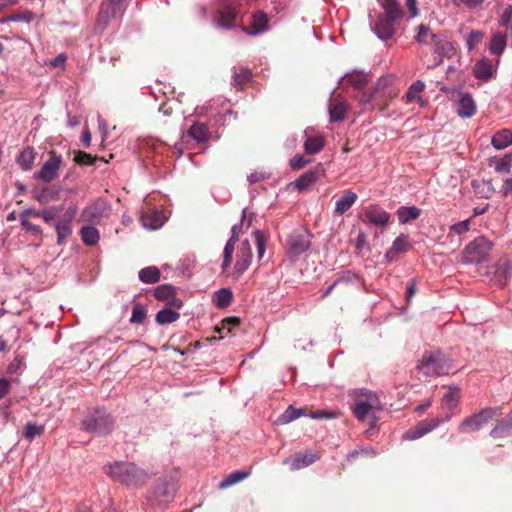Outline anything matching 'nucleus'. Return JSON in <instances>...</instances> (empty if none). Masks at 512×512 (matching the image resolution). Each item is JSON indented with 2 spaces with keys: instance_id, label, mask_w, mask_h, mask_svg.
<instances>
[{
  "instance_id": "1",
  "label": "nucleus",
  "mask_w": 512,
  "mask_h": 512,
  "mask_svg": "<svg viewBox=\"0 0 512 512\" xmlns=\"http://www.w3.org/2000/svg\"><path fill=\"white\" fill-rule=\"evenodd\" d=\"M104 472L113 480L128 487H143L151 478L143 468L131 462H115L104 466Z\"/></svg>"
},
{
  "instance_id": "2",
  "label": "nucleus",
  "mask_w": 512,
  "mask_h": 512,
  "mask_svg": "<svg viewBox=\"0 0 512 512\" xmlns=\"http://www.w3.org/2000/svg\"><path fill=\"white\" fill-rule=\"evenodd\" d=\"M115 427L114 417L105 408H89L80 422V429L98 435H108Z\"/></svg>"
},
{
  "instance_id": "3",
  "label": "nucleus",
  "mask_w": 512,
  "mask_h": 512,
  "mask_svg": "<svg viewBox=\"0 0 512 512\" xmlns=\"http://www.w3.org/2000/svg\"><path fill=\"white\" fill-rule=\"evenodd\" d=\"M417 368L427 376L448 374L452 368L450 361L439 351L426 352Z\"/></svg>"
},
{
  "instance_id": "4",
  "label": "nucleus",
  "mask_w": 512,
  "mask_h": 512,
  "mask_svg": "<svg viewBox=\"0 0 512 512\" xmlns=\"http://www.w3.org/2000/svg\"><path fill=\"white\" fill-rule=\"evenodd\" d=\"M492 249V243L480 236L468 243L462 252L461 261L465 264H477L487 260Z\"/></svg>"
},
{
  "instance_id": "5",
  "label": "nucleus",
  "mask_w": 512,
  "mask_h": 512,
  "mask_svg": "<svg viewBox=\"0 0 512 512\" xmlns=\"http://www.w3.org/2000/svg\"><path fill=\"white\" fill-rule=\"evenodd\" d=\"M312 235L303 228L292 231L286 240L285 250L288 257L295 261L298 257L306 252L311 245Z\"/></svg>"
},
{
  "instance_id": "6",
  "label": "nucleus",
  "mask_w": 512,
  "mask_h": 512,
  "mask_svg": "<svg viewBox=\"0 0 512 512\" xmlns=\"http://www.w3.org/2000/svg\"><path fill=\"white\" fill-rule=\"evenodd\" d=\"M398 96V91L391 86L390 80L387 78H380L370 94L369 102L373 106L378 107L380 111H385L389 102Z\"/></svg>"
},
{
  "instance_id": "7",
  "label": "nucleus",
  "mask_w": 512,
  "mask_h": 512,
  "mask_svg": "<svg viewBox=\"0 0 512 512\" xmlns=\"http://www.w3.org/2000/svg\"><path fill=\"white\" fill-rule=\"evenodd\" d=\"M176 491L175 483L171 477L163 476L155 484L149 501L152 505H163L171 502Z\"/></svg>"
},
{
  "instance_id": "8",
  "label": "nucleus",
  "mask_w": 512,
  "mask_h": 512,
  "mask_svg": "<svg viewBox=\"0 0 512 512\" xmlns=\"http://www.w3.org/2000/svg\"><path fill=\"white\" fill-rule=\"evenodd\" d=\"M354 397L353 413L360 421H363L369 412L377 408L379 404L377 396L372 392H356Z\"/></svg>"
},
{
  "instance_id": "9",
  "label": "nucleus",
  "mask_w": 512,
  "mask_h": 512,
  "mask_svg": "<svg viewBox=\"0 0 512 512\" xmlns=\"http://www.w3.org/2000/svg\"><path fill=\"white\" fill-rule=\"evenodd\" d=\"M124 10L125 1L123 0H103L98 13L97 25L106 27L112 18L121 16Z\"/></svg>"
},
{
  "instance_id": "10",
  "label": "nucleus",
  "mask_w": 512,
  "mask_h": 512,
  "mask_svg": "<svg viewBox=\"0 0 512 512\" xmlns=\"http://www.w3.org/2000/svg\"><path fill=\"white\" fill-rule=\"evenodd\" d=\"M63 164L62 156L54 150L49 152V159L43 164L41 170L36 173V178L50 183L58 177V172Z\"/></svg>"
},
{
  "instance_id": "11",
  "label": "nucleus",
  "mask_w": 512,
  "mask_h": 512,
  "mask_svg": "<svg viewBox=\"0 0 512 512\" xmlns=\"http://www.w3.org/2000/svg\"><path fill=\"white\" fill-rule=\"evenodd\" d=\"M495 415L496 410L486 408L481 412L464 419L460 424L459 429L464 433L476 431L487 424Z\"/></svg>"
},
{
  "instance_id": "12",
  "label": "nucleus",
  "mask_w": 512,
  "mask_h": 512,
  "mask_svg": "<svg viewBox=\"0 0 512 512\" xmlns=\"http://www.w3.org/2000/svg\"><path fill=\"white\" fill-rule=\"evenodd\" d=\"M109 210L107 203L102 199H98L82 211L80 220L85 223L97 224L103 217L108 215Z\"/></svg>"
},
{
  "instance_id": "13",
  "label": "nucleus",
  "mask_w": 512,
  "mask_h": 512,
  "mask_svg": "<svg viewBox=\"0 0 512 512\" xmlns=\"http://www.w3.org/2000/svg\"><path fill=\"white\" fill-rule=\"evenodd\" d=\"M320 459V454L315 451H305L295 453L284 459L283 463L289 465L291 471L300 470L302 468L308 467L313 464L317 460Z\"/></svg>"
},
{
  "instance_id": "14",
  "label": "nucleus",
  "mask_w": 512,
  "mask_h": 512,
  "mask_svg": "<svg viewBox=\"0 0 512 512\" xmlns=\"http://www.w3.org/2000/svg\"><path fill=\"white\" fill-rule=\"evenodd\" d=\"M443 422L441 418L425 419L420 421L414 428L409 429L403 435L404 440H416L428 434Z\"/></svg>"
},
{
  "instance_id": "15",
  "label": "nucleus",
  "mask_w": 512,
  "mask_h": 512,
  "mask_svg": "<svg viewBox=\"0 0 512 512\" xmlns=\"http://www.w3.org/2000/svg\"><path fill=\"white\" fill-rule=\"evenodd\" d=\"M252 259L251 245L248 240L241 243V246L236 255V263L234 265V272L236 278L240 277L250 266Z\"/></svg>"
},
{
  "instance_id": "16",
  "label": "nucleus",
  "mask_w": 512,
  "mask_h": 512,
  "mask_svg": "<svg viewBox=\"0 0 512 512\" xmlns=\"http://www.w3.org/2000/svg\"><path fill=\"white\" fill-rule=\"evenodd\" d=\"M400 18L397 16L389 17L385 14L379 16L374 28L378 37L383 40L392 38L395 34L396 22Z\"/></svg>"
},
{
  "instance_id": "17",
  "label": "nucleus",
  "mask_w": 512,
  "mask_h": 512,
  "mask_svg": "<svg viewBox=\"0 0 512 512\" xmlns=\"http://www.w3.org/2000/svg\"><path fill=\"white\" fill-rule=\"evenodd\" d=\"M241 231L240 225H233L231 232L232 235L230 239L227 241L224 251H223V262L221 265V269L225 272L232 263L233 253H234V245L238 241L239 233Z\"/></svg>"
},
{
  "instance_id": "18",
  "label": "nucleus",
  "mask_w": 512,
  "mask_h": 512,
  "mask_svg": "<svg viewBox=\"0 0 512 512\" xmlns=\"http://www.w3.org/2000/svg\"><path fill=\"white\" fill-rule=\"evenodd\" d=\"M268 15L262 11H257L252 15V22L249 27H243L242 30L249 35H257L268 30Z\"/></svg>"
},
{
  "instance_id": "19",
  "label": "nucleus",
  "mask_w": 512,
  "mask_h": 512,
  "mask_svg": "<svg viewBox=\"0 0 512 512\" xmlns=\"http://www.w3.org/2000/svg\"><path fill=\"white\" fill-rule=\"evenodd\" d=\"M365 220L376 226H385L390 219V214L378 206H370L365 210Z\"/></svg>"
},
{
  "instance_id": "20",
  "label": "nucleus",
  "mask_w": 512,
  "mask_h": 512,
  "mask_svg": "<svg viewBox=\"0 0 512 512\" xmlns=\"http://www.w3.org/2000/svg\"><path fill=\"white\" fill-rule=\"evenodd\" d=\"M476 113V104L469 93H460L457 114L462 118H470Z\"/></svg>"
},
{
  "instance_id": "21",
  "label": "nucleus",
  "mask_w": 512,
  "mask_h": 512,
  "mask_svg": "<svg viewBox=\"0 0 512 512\" xmlns=\"http://www.w3.org/2000/svg\"><path fill=\"white\" fill-rule=\"evenodd\" d=\"M434 52L439 56L438 64L442 63L443 58H450L454 55L455 50L451 42H449L443 35L436 38L433 42Z\"/></svg>"
},
{
  "instance_id": "22",
  "label": "nucleus",
  "mask_w": 512,
  "mask_h": 512,
  "mask_svg": "<svg viewBox=\"0 0 512 512\" xmlns=\"http://www.w3.org/2000/svg\"><path fill=\"white\" fill-rule=\"evenodd\" d=\"M186 137H190L197 143H206L210 139V132L206 124L194 123L187 131Z\"/></svg>"
},
{
  "instance_id": "23",
  "label": "nucleus",
  "mask_w": 512,
  "mask_h": 512,
  "mask_svg": "<svg viewBox=\"0 0 512 512\" xmlns=\"http://www.w3.org/2000/svg\"><path fill=\"white\" fill-rule=\"evenodd\" d=\"M164 216L160 211H148L141 215V222L144 227L158 229L164 224Z\"/></svg>"
},
{
  "instance_id": "24",
  "label": "nucleus",
  "mask_w": 512,
  "mask_h": 512,
  "mask_svg": "<svg viewBox=\"0 0 512 512\" xmlns=\"http://www.w3.org/2000/svg\"><path fill=\"white\" fill-rule=\"evenodd\" d=\"M512 275V265L506 259H501L495 270L496 281L500 286H505Z\"/></svg>"
},
{
  "instance_id": "25",
  "label": "nucleus",
  "mask_w": 512,
  "mask_h": 512,
  "mask_svg": "<svg viewBox=\"0 0 512 512\" xmlns=\"http://www.w3.org/2000/svg\"><path fill=\"white\" fill-rule=\"evenodd\" d=\"M357 194L348 190L336 201L335 213L343 215L357 200Z\"/></svg>"
},
{
  "instance_id": "26",
  "label": "nucleus",
  "mask_w": 512,
  "mask_h": 512,
  "mask_svg": "<svg viewBox=\"0 0 512 512\" xmlns=\"http://www.w3.org/2000/svg\"><path fill=\"white\" fill-rule=\"evenodd\" d=\"M425 89V84L421 80L414 82L409 88L404 98L407 103L417 101L420 106H424L425 101L422 99L421 93Z\"/></svg>"
},
{
  "instance_id": "27",
  "label": "nucleus",
  "mask_w": 512,
  "mask_h": 512,
  "mask_svg": "<svg viewBox=\"0 0 512 512\" xmlns=\"http://www.w3.org/2000/svg\"><path fill=\"white\" fill-rule=\"evenodd\" d=\"M236 18V12L231 6H225L218 12L217 25L223 28H231Z\"/></svg>"
},
{
  "instance_id": "28",
  "label": "nucleus",
  "mask_w": 512,
  "mask_h": 512,
  "mask_svg": "<svg viewBox=\"0 0 512 512\" xmlns=\"http://www.w3.org/2000/svg\"><path fill=\"white\" fill-rule=\"evenodd\" d=\"M473 74L475 78L488 81L492 77V65L487 59L478 61L473 68Z\"/></svg>"
},
{
  "instance_id": "29",
  "label": "nucleus",
  "mask_w": 512,
  "mask_h": 512,
  "mask_svg": "<svg viewBox=\"0 0 512 512\" xmlns=\"http://www.w3.org/2000/svg\"><path fill=\"white\" fill-rule=\"evenodd\" d=\"M35 151L31 146L25 147L18 155L16 162L25 171L32 169L35 160Z\"/></svg>"
},
{
  "instance_id": "30",
  "label": "nucleus",
  "mask_w": 512,
  "mask_h": 512,
  "mask_svg": "<svg viewBox=\"0 0 512 512\" xmlns=\"http://www.w3.org/2000/svg\"><path fill=\"white\" fill-rule=\"evenodd\" d=\"M494 148L500 150L512 144V132L508 129H502L495 133L491 140Z\"/></svg>"
},
{
  "instance_id": "31",
  "label": "nucleus",
  "mask_w": 512,
  "mask_h": 512,
  "mask_svg": "<svg viewBox=\"0 0 512 512\" xmlns=\"http://www.w3.org/2000/svg\"><path fill=\"white\" fill-rule=\"evenodd\" d=\"M320 175L319 170H309L297 178L294 182L298 190H304L314 184Z\"/></svg>"
},
{
  "instance_id": "32",
  "label": "nucleus",
  "mask_w": 512,
  "mask_h": 512,
  "mask_svg": "<svg viewBox=\"0 0 512 512\" xmlns=\"http://www.w3.org/2000/svg\"><path fill=\"white\" fill-rule=\"evenodd\" d=\"M409 248L410 244L408 242V237L401 234L393 241L392 247L387 252L386 256L392 260L396 254L406 252Z\"/></svg>"
},
{
  "instance_id": "33",
  "label": "nucleus",
  "mask_w": 512,
  "mask_h": 512,
  "mask_svg": "<svg viewBox=\"0 0 512 512\" xmlns=\"http://www.w3.org/2000/svg\"><path fill=\"white\" fill-rule=\"evenodd\" d=\"M325 145V139L322 136L307 137L304 142V149L307 154L313 155L319 153Z\"/></svg>"
},
{
  "instance_id": "34",
  "label": "nucleus",
  "mask_w": 512,
  "mask_h": 512,
  "mask_svg": "<svg viewBox=\"0 0 512 512\" xmlns=\"http://www.w3.org/2000/svg\"><path fill=\"white\" fill-rule=\"evenodd\" d=\"M139 279L143 283L153 284L160 280V270L155 266H148L139 271Z\"/></svg>"
},
{
  "instance_id": "35",
  "label": "nucleus",
  "mask_w": 512,
  "mask_h": 512,
  "mask_svg": "<svg viewBox=\"0 0 512 512\" xmlns=\"http://www.w3.org/2000/svg\"><path fill=\"white\" fill-rule=\"evenodd\" d=\"M506 47V35L497 32L493 34L490 40V53L494 55H501Z\"/></svg>"
},
{
  "instance_id": "36",
  "label": "nucleus",
  "mask_w": 512,
  "mask_h": 512,
  "mask_svg": "<svg viewBox=\"0 0 512 512\" xmlns=\"http://www.w3.org/2000/svg\"><path fill=\"white\" fill-rule=\"evenodd\" d=\"M233 300V294L230 289L222 288L213 296V303L219 308L228 307Z\"/></svg>"
},
{
  "instance_id": "37",
  "label": "nucleus",
  "mask_w": 512,
  "mask_h": 512,
  "mask_svg": "<svg viewBox=\"0 0 512 512\" xmlns=\"http://www.w3.org/2000/svg\"><path fill=\"white\" fill-rule=\"evenodd\" d=\"M397 216L401 223L405 224L420 216V209L415 206H402L397 210Z\"/></svg>"
},
{
  "instance_id": "38",
  "label": "nucleus",
  "mask_w": 512,
  "mask_h": 512,
  "mask_svg": "<svg viewBox=\"0 0 512 512\" xmlns=\"http://www.w3.org/2000/svg\"><path fill=\"white\" fill-rule=\"evenodd\" d=\"M330 120L332 122L342 121L345 118L346 106L344 103L331 100L329 104Z\"/></svg>"
},
{
  "instance_id": "39",
  "label": "nucleus",
  "mask_w": 512,
  "mask_h": 512,
  "mask_svg": "<svg viewBox=\"0 0 512 512\" xmlns=\"http://www.w3.org/2000/svg\"><path fill=\"white\" fill-rule=\"evenodd\" d=\"M344 80L355 89H362L368 83V75L363 72H353L351 74H347L344 77Z\"/></svg>"
},
{
  "instance_id": "40",
  "label": "nucleus",
  "mask_w": 512,
  "mask_h": 512,
  "mask_svg": "<svg viewBox=\"0 0 512 512\" xmlns=\"http://www.w3.org/2000/svg\"><path fill=\"white\" fill-rule=\"evenodd\" d=\"M439 34H434L426 25L418 26V33L415 37L416 41L420 44H433Z\"/></svg>"
},
{
  "instance_id": "41",
  "label": "nucleus",
  "mask_w": 512,
  "mask_h": 512,
  "mask_svg": "<svg viewBox=\"0 0 512 512\" xmlns=\"http://www.w3.org/2000/svg\"><path fill=\"white\" fill-rule=\"evenodd\" d=\"M250 475L248 471H234L230 473L224 480L219 483L220 489H226L232 485H235Z\"/></svg>"
},
{
  "instance_id": "42",
  "label": "nucleus",
  "mask_w": 512,
  "mask_h": 512,
  "mask_svg": "<svg viewBox=\"0 0 512 512\" xmlns=\"http://www.w3.org/2000/svg\"><path fill=\"white\" fill-rule=\"evenodd\" d=\"M180 318V314L170 308H164L157 312L156 322L160 325L170 324L177 321Z\"/></svg>"
},
{
  "instance_id": "43",
  "label": "nucleus",
  "mask_w": 512,
  "mask_h": 512,
  "mask_svg": "<svg viewBox=\"0 0 512 512\" xmlns=\"http://www.w3.org/2000/svg\"><path fill=\"white\" fill-rule=\"evenodd\" d=\"M74 161L79 165H96V162L102 161L104 163H107L108 160H105L102 157L98 156H92L89 153H86L84 151H76L74 156Z\"/></svg>"
},
{
  "instance_id": "44",
  "label": "nucleus",
  "mask_w": 512,
  "mask_h": 512,
  "mask_svg": "<svg viewBox=\"0 0 512 512\" xmlns=\"http://www.w3.org/2000/svg\"><path fill=\"white\" fill-rule=\"evenodd\" d=\"M82 241L86 245H95L99 241V232L93 226H84L80 231Z\"/></svg>"
},
{
  "instance_id": "45",
  "label": "nucleus",
  "mask_w": 512,
  "mask_h": 512,
  "mask_svg": "<svg viewBox=\"0 0 512 512\" xmlns=\"http://www.w3.org/2000/svg\"><path fill=\"white\" fill-rule=\"evenodd\" d=\"M45 426L44 425H37L31 422H28L23 430V437L28 440L32 441L36 437H40L44 434Z\"/></svg>"
},
{
  "instance_id": "46",
  "label": "nucleus",
  "mask_w": 512,
  "mask_h": 512,
  "mask_svg": "<svg viewBox=\"0 0 512 512\" xmlns=\"http://www.w3.org/2000/svg\"><path fill=\"white\" fill-rule=\"evenodd\" d=\"M252 79V72L248 68H240L233 75V84L236 87L243 88Z\"/></svg>"
},
{
  "instance_id": "47",
  "label": "nucleus",
  "mask_w": 512,
  "mask_h": 512,
  "mask_svg": "<svg viewBox=\"0 0 512 512\" xmlns=\"http://www.w3.org/2000/svg\"><path fill=\"white\" fill-rule=\"evenodd\" d=\"M20 338V329L12 326L7 331V337L0 336V352H5L9 349V341L16 342Z\"/></svg>"
},
{
  "instance_id": "48",
  "label": "nucleus",
  "mask_w": 512,
  "mask_h": 512,
  "mask_svg": "<svg viewBox=\"0 0 512 512\" xmlns=\"http://www.w3.org/2000/svg\"><path fill=\"white\" fill-rule=\"evenodd\" d=\"M175 288L169 284H162L154 290V296L158 300L169 301L175 296Z\"/></svg>"
},
{
  "instance_id": "49",
  "label": "nucleus",
  "mask_w": 512,
  "mask_h": 512,
  "mask_svg": "<svg viewBox=\"0 0 512 512\" xmlns=\"http://www.w3.org/2000/svg\"><path fill=\"white\" fill-rule=\"evenodd\" d=\"M460 398V390L458 388H450L449 391L444 395L442 404L449 410L456 408Z\"/></svg>"
},
{
  "instance_id": "50",
  "label": "nucleus",
  "mask_w": 512,
  "mask_h": 512,
  "mask_svg": "<svg viewBox=\"0 0 512 512\" xmlns=\"http://www.w3.org/2000/svg\"><path fill=\"white\" fill-rule=\"evenodd\" d=\"M384 14L389 17L397 16L402 17L403 11L400 8V5L397 0H385L383 4Z\"/></svg>"
},
{
  "instance_id": "51",
  "label": "nucleus",
  "mask_w": 512,
  "mask_h": 512,
  "mask_svg": "<svg viewBox=\"0 0 512 512\" xmlns=\"http://www.w3.org/2000/svg\"><path fill=\"white\" fill-rule=\"evenodd\" d=\"M512 168V154H506L495 163V170L499 173H509Z\"/></svg>"
},
{
  "instance_id": "52",
  "label": "nucleus",
  "mask_w": 512,
  "mask_h": 512,
  "mask_svg": "<svg viewBox=\"0 0 512 512\" xmlns=\"http://www.w3.org/2000/svg\"><path fill=\"white\" fill-rule=\"evenodd\" d=\"M146 319V310L140 304H136L133 307L130 322L133 324H142Z\"/></svg>"
},
{
  "instance_id": "53",
  "label": "nucleus",
  "mask_w": 512,
  "mask_h": 512,
  "mask_svg": "<svg viewBox=\"0 0 512 512\" xmlns=\"http://www.w3.org/2000/svg\"><path fill=\"white\" fill-rule=\"evenodd\" d=\"M253 236L255 239L256 246H257L258 256H259V258H262V256L265 253L267 239H266L264 233L260 230L254 231Z\"/></svg>"
},
{
  "instance_id": "54",
  "label": "nucleus",
  "mask_w": 512,
  "mask_h": 512,
  "mask_svg": "<svg viewBox=\"0 0 512 512\" xmlns=\"http://www.w3.org/2000/svg\"><path fill=\"white\" fill-rule=\"evenodd\" d=\"M240 325V320L237 317H228L222 320L221 327H217L216 331L218 333H222L223 330H227V332H232L234 328Z\"/></svg>"
},
{
  "instance_id": "55",
  "label": "nucleus",
  "mask_w": 512,
  "mask_h": 512,
  "mask_svg": "<svg viewBox=\"0 0 512 512\" xmlns=\"http://www.w3.org/2000/svg\"><path fill=\"white\" fill-rule=\"evenodd\" d=\"M58 236V244H61L65 238L71 234V226L69 221H62L56 225Z\"/></svg>"
},
{
  "instance_id": "56",
  "label": "nucleus",
  "mask_w": 512,
  "mask_h": 512,
  "mask_svg": "<svg viewBox=\"0 0 512 512\" xmlns=\"http://www.w3.org/2000/svg\"><path fill=\"white\" fill-rule=\"evenodd\" d=\"M35 18V14L30 10L18 11L10 15V19L15 22L30 23Z\"/></svg>"
},
{
  "instance_id": "57",
  "label": "nucleus",
  "mask_w": 512,
  "mask_h": 512,
  "mask_svg": "<svg viewBox=\"0 0 512 512\" xmlns=\"http://www.w3.org/2000/svg\"><path fill=\"white\" fill-rule=\"evenodd\" d=\"M484 34L479 30H473L467 37V46L469 50H472L477 46L483 39Z\"/></svg>"
},
{
  "instance_id": "58",
  "label": "nucleus",
  "mask_w": 512,
  "mask_h": 512,
  "mask_svg": "<svg viewBox=\"0 0 512 512\" xmlns=\"http://www.w3.org/2000/svg\"><path fill=\"white\" fill-rule=\"evenodd\" d=\"M299 418V411L297 408H294L293 406H289L285 412L281 415L280 421L284 424L290 423L294 420Z\"/></svg>"
},
{
  "instance_id": "59",
  "label": "nucleus",
  "mask_w": 512,
  "mask_h": 512,
  "mask_svg": "<svg viewBox=\"0 0 512 512\" xmlns=\"http://www.w3.org/2000/svg\"><path fill=\"white\" fill-rule=\"evenodd\" d=\"M310 162V159H305L303 155L297 154L290 160V167L293 170H299L308 165Z\"/></svg>"
},
{
  "instance_id": "60",
  "label": "nucleus",
  "mask_w": 512,
  "mask_h": 512,
  "mask_svg": "<svg viewBox=\"0 0 512 512\" xmlns=\"http://www.w3.org/2000/svg\"><path fill=\"white\" fill-rule=\"evenodd\" d=\"M469 229H470V220L467 219V220H464V221H461L459 223L452 225L450 227V232L457 234V235H461V234L469 231Z\"/></svg>"
},
{
  "instance_id": "61",
  "label": "nucleus",
  "mask_w": 512,
  "mask_h": 512,
  "mask_svg": "<svg viewBox=\"0 0 512 512\" xmlns=\"http://www.w3.org/2000/svg\"><path fill=\"white\" fill-rule=\"evenodd\" d=\"M24 361L22 358L16 357L8 366L7 370L10 374L21 373L24 369Z\"/></svg>"
},
{
  "instance_id": "62",
  "label": "nucleus",
  "mask_w": 512,
  "mask_h": 512,
  "mask_svg": "<svg viewBox=\"0 0 512 512\" xmlns=\"http://www.w3.org/2000/svg\"><path fill=\"white\" fill-rule=\"evenodd\" d=\"M21 225L23 229L33 233L34 235H40L42 233V229L40 228V226L33 224L27 218L22 217Z\"/></svg>"
},
{
  "instance_id": "63",
  "label": "nucleus",
  "mask_w": 512,
  "mask_h": 512,
  "mask_svg": "<svg viewBox=\"0 0 512 512\" xmlns=\"http://www.w3.org/2000/svg\"><path fill=\"white\" fill-rule=\"evenodd\" d=\"M508 431L509 430L506 428V426H504L502 422L498 421L495 427L491 430L490 434L493 438H499L506 436Z\"/></svg>"
},
{
  "instance_id": "64",
  "label": "nucleus",
  "mask_w": 512,
  "mask_h": 512,
  "mask_svg": "<svg viewBox=\"0 0 512 512\" xmlns=\"http://www.w3.org/2000/svg\"><path fill=\"white\" fill-rule=\"evenodd\" d=\"M10 390V381L6 378H0V399L4 398Z\"/></svg>"
}]
</instances>
